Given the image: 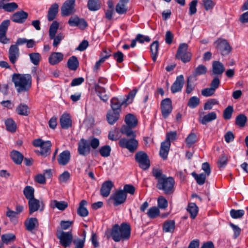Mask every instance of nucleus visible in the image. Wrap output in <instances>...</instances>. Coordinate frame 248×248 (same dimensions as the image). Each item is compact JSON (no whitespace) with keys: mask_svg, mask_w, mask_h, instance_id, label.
Wrapping results in <instances>:
<instances>
[{"mask_svg":"<svg viewBox=\"0 0 248 248\" xmlns=\"http://www.w3.org/2000/svg\"><path fill=\"white\" fill-rule=\"evenodd\" d=\"M153 175L157 180L156 187L163 190L166 194H170L174 191V180L171 177H167L162 174V170L158 169H154Z\"/></svg>","mask_w":248,"mask_h":248,"instance_id":"obj_1","label":"nucleus"},{"mask_svg":"<svg viewBox=\"0 0 248 248\" xmlns=\"http://www.w3.org/2000/svg\"><path fill=\"white\" fill-rule=\"evenodd\" d=\"M12 81L18 93L28 91L31 86V76L29 74L14 73L12 75Z\"/></svg>","mask_w":248,"mask_h":248,"instance_id":"obj_2","label":"nucleus"},{"mask_svg":"<svg viewBox=\"0 0 248 248\" xmlns=\"http://www.w3.org/2000/svg\"><path fill=\"white\" fill-rule=\"evenodd\" d=\"M130 232V227L128 224L123 223L120 226L116 224L112 228L111 236L114 241L119 242L121 240L128 239Z\"/></svg>","mask_w":248,"mask_h":248,"instance_id":"obj_3","label":"nucleus"},{"mask_svg":"<svg viewBox=\"0 0 248 248\" xmlns=\"http://www.w3.org/2000/svg\"><path fill=\"white\" fill-rule=\"evenodd\" d=\"M32 144L36 147H40L38 152L41 155L46 157L50 154L51 147L50 141H44L40 139H37L33 141Z\"/></svg>","mask_w":248,"mask_h":248,"instance_id":"obj_4","label":"nucleus"},{"mask_svg":"<svg viewBox=\"0 0 248 248\" xmlns=\"http://www.w3.org/2000/svg\"><path fill=\"white\" fill-rule=\"evenodd\" d=\"M188 45L186 43L181 44L176 54V58L181 60L183 62H188L191 60V54L188 49Z\"/></svg>","mask_w":248,"mask_h":248,"instance_id":"obj_5","label":"nucleus"},{"mask_svg":"<svg viewBox=\"0 0 248 248\" xmlns=\"http://www.w3.org/2000/svg\"><path fill=\"white\" fill-rule=\"evenodd\" d=\"M119 145L123 148L127 149L130 153H134L138 148L139 142L135 138L129 139L124 138L119 140Z\"/></svg>","mask_w":248,"mask_h":248,"instance_id":"obj_6","label":"nucleus"},{"mask_svg":"<svg viewBox=\"0 0 248 248\" xmlns=\"http://www.w3.org/2000/svg\"><path fill=\"white\" fill-rule=\"evenodd\" d=\"M214 45L222 56L227 55L231 51L232 47L226 39L218 38L214 42Z\"/></svg>","mask_w":248,"mask_h":248,"instance_id":"obj_7","label":"nucleus"},{"mask_svg":"<svg viewBox=\"0 0 248 248\" xmlns=\"http://www.w3.org/2000/svg\"><path fill=\"white\" fill-rule=\"evenodd\" d=\"M126 198L127 194L122 189H118L111 195L109 200L113 202L115 206H117L124 203Z\"/></svg>","mask_w":248,"mask_h":248,"instance_id":"obj_8","label":"nucleus"},{"mask_svg":"<svg viewBox=\"0 0 248 248\" xmlns=\"http://www.w3.org/2000/svg\"><path fill=\"white\" fill-rule=\"evenodd\" d=\"M135 157L136 161L139 163L140 168L146 170L150 167V160L146 153L140 151L136 154Z\"/></svg>","mask_w":248,"mask_h":248,"instance_id":"obj_9","label":"nucleus"},{"mask_svg":"<svg viewBox=\"0 0 248 248\" xmlns=\"http://www.w3.org/2000/svg\"><path fill=\"white\" fill-rule=\"evenodd\" d=\"M75 0H67L61 8V15L63 16H69L75 12Z\"/></svg>","mask_w":248,"mask_h":248,"instance_id":"obj_10","label":"nucleus"},{"mask_svg":"<svg viewBox=\"0 0 248 248\" xmlns=\"http://www.w3.org/2000/svg\"><path fill=\"white\" fill-rule=\"evenodd\" d=\"M57 238L60 240V244L64 248L70 246L73 236L71 232H65L62 231L57 234Z\"/></svg>","mask_w":248,"mask_h":248,"instance_id":"obj_11","label":"nucleus"},{"mask_svg":"<svg viewBox=\"0 0 248 248\" xmlns=\"http://www.w3.org/2000/svg\"><path fill=\"white\" fill-rule=\"evenodd\" d=\"M161 109L163 117L164 118H167L172 110V103L170 99L167 98L161 101Z\"/></svg>","mask_w":248,"mask_h":248,"instance_id":"obj_12","label":"nucleus"},{"mask_svg":"<svg viewBox=\"0 0 248 248\" xmlns=\"http://www.w3.org/2000/svg\"><path fill=\"white\" fill-rule=\"evenodd\" d=\"M10 23V21L7 19L3 21L0 24V42L4 44L8 43L9 41V39L6 38V34Z\"/></svg>","mask_w":248,"mask_h":248,"instance_id":"obj_13","label":"nucleus"},{"mask_svg":"<svg viewBox=\"0 0 248 248\" xmlns=\"http://www.w3.org/2000/svg\"><path fill=\"white\" fill-rule=\"evenodd\" d=\"M68 24L72 27H78L81 29H85L88 24L83 18H80L77 16H71L68 21Z\"/></svg>","mask_w":248,"mask_h":248,"instance_id":"obj_14","label":"nucleus"},{"mask_svg":"<svg viewBox=\"0 0 248 248\" xmlns=\"http://www.w3.org/2000/svg\"><path fill=\"white\" fill-rule=\"evenodd\" d=\"M19 48L16 45H11L8 51V58L12 64H15L19 57Z\"/></svg>","mask_w":248,"mask_h":248,"instance_id":"obj_15","label":"nucleus"},{"mask_svg":"<svg viewBox=\"0 0 248 248\" xmlns=\"http://www.w3.org/2000/svg\"><path fill=\"white\" fill-rule=\"evenodd\" d=\"M78 153L82 155H86L90 153V143L88 140L81 139L78 144Z\"/></svg>","mask_w":248,"mask_h":248,"instance_id":"obj_16","label":"nucleus"},{"mask_svg":"<svg viewBox=\"0 0 248 248\" xmlns=\"http://www.w3.org/2000/svg\"><path fill=\"white\" fill-rule=\"evenodd\" d=\"M28 16V14L21 10L14 14L11 17V20L15 23L21 24L25 22Z\"/></svg>","mask_w":248,"mask_h":248,"instance_id":"obj_17","label":"nucleus"},{"mask_svg":"<svg viewBox=\"0 0 248 248\" xmlns=\"http://www.w3.org/2000/svg\"><path fill=\"white\" fill-rule=\"evenodd\" d=\"M184 84V76L181 75L176 78V80L171 87V91L174 93L182 90Z\"/></svg>","mask_w":248,"mask_h":248,"instance_id":"obj_18","label":"nucleus"},{"mask_svg":"<svg viewBox=\"0 0 248 248\" xmlns=\"http://www.w3.org/2000/svg\"><path fill=\"white\" fill-rule=\"evenodd\" d=\"M113 186L114 185L111 181H107L104 182L100 189L101 195L104 197L108 196Z\"/></svg>","mask_w":248,"mask_h":248,"instance_id":"obj_19","label":"nucleus"},{"mask_svg":"<svg viewBox=\"0 0 248 248\" xmlns=\"http://www.w3.org/2000/svg\"><path fill=\"white\" fill-rule=\"evenodd\" d=\"M60 123L62 128L67 129L72 126V121L68 113L63 114L60 119Z\"/></svg>","mask_w":248,"mask_h":248,"instance_id":"obj_20","label":"nucleus"},{"mask_svg":"<svg viewBox=\"0 0 248 248\" xmlns=\"http://www.w3.org/2000/svg\"><path fill=\"white\" fill-rule=\"evenodd\" d=\"M225 71L224 65L219 61H215L212 62L213 74L217 76H221Z\"/></svg>","mask_w":248,"mask_h":248,"instance_id":"obj_21","label":"nucleus"},{"mask_svg":"<svg viewBox=\"0 0 248 248\" xmlns=\"http://www.w3.org/2000/svg\"><path fill=\"white\" fill-rule=\"evenodd\" d=\"M6 0H0V9H3L5 11L12 12L16 10L18 5L16 2H6Z\"/></svg>","mask_w":248,"mask_h":248,"instance_id":"obj_22","label":"nucleus"},{"mask_svg":"<svg viewBox=\"0 0 248 248\" xmlns=\"http://www.w3.org/2000/svg\"><path fill=\"white\" fill-rule=\"evenodd\" d=\"M70 157V152L68 150H65L59 155L58 162L60 165L65 166L69 162Z\"/></svg>","mask_w":248,"mask_h":248,"instance_id":"obj_23","label":"nucleus"},{"mask_svg":"<svg viewBox=\"0 0 248 248\" xmlns=\"http://www.w3.org/2000/svg\"><path fill=\"white\" fill-rule=\"evenodd\" d=\"M63 59V55L61 52H53L48 58L49 63L52 65L57 64Z\"/></svg>","mask_w":248,"mask_h":248,"instance_id":"obj_24","label":"nucleus"},{"mask_svg":"<svg viewBox=\"0 0 248 248\" xmlns=\"http://www.w3.org/2000/svg\"><path fill=\"white\" fill-rule=\"evenodd\" d=\"M94 90L101 100L104 102L108 100L109 96L106 93V89L98 84L94 85Z\"/></svg>","mask_w":248,"mask_h":248,"instance_id":"obj_25","label":"nucleus"},{"mask_svg":"<svg viewBox=\"0 0 248 248\" xmlns=\"http://www.w3.org/2000/svg\"><path fill=\"white\" fill-rule=\"evenodd\" d=\"M129 0H120L116 6L115 10L119 14H125L127 11V5Z\"/></svg>","mask_w":248,"mask_h":248,"instance_id":"obj_26","label":"nucleus"},{"mask_svg":"<svg viewBox=\"0 0 248 248\" xmlns=\"http://www.w3.org/2000/svg\"><path fill=\"white\" fill-rule=\"evenodd\" d=\"M170 146V143L168 141H163L161 144L159 155L164 160H166L168 157Z\"/></svg>","mask_w":248,"mask_h":248,"instance_id":"obj_27","label":"nucleus"},{"mask_svg":"<svg viewBox=\"0 0 248 248\" xmlns=\"http://www.w3.org/2000/svg\"><path fill=\"white\" fill-rule=\"evenodd\" d=\"M106 116L108 124L112 125L119 119L120 113L117 111L109 110Z\"/></svg>","mask_w":248,"mask_h":248,"instance_id":"obj_28","label":"nucleus"},{"mask_svg":"<svg viewBox=\"0 0 248 248\" xmlns=\"http://www.w3.org/2000/svg\"><path fill=\"white\" fill-rule=\"evenodd\" d=\"M111 110L115 111L120 113L121 111V107L123 105L125 106V103H123V100L120 101L116 97H113L111 99Z\"/></svg>","mask_w":248,"mask_h":248,"instance_id":"obj_29","label":"nucleus"},{"mask_svg":"<svg viewBox=\"0 0 248 248\" xmlns=\"http://www.w3.org/2000/svg\"><path fill=\"white\" fill-rule=\"evenodd\" d=\"M10 156L14 162L17 165L21 164L24 159L23 155L16 150H13L11 152Z\"/></svg>","mask_w":248,"mask_h":248,"instance_id":"obj_30","label":"nucleus"},{"mask_svg":"<svg viewBox=\"0 0 248 248\" xmlns=\"http://www.w3.org/2000/svg\"><path fill=\"white\" fill-rule=\"evenodd\" d=\"M28 204L30 215L38 210L40 207V201L35 198L29 201Z\"/></svg>","mask_w":248,"mask_h":248,"instance_id":"obj_31","label":"nucleus"},{"mask_svg":"<svg viewBox=\"0 0 248 248\" xmlns=\"http://www.w3.org/2000/svg\"><path fill=\"white\" fill-rule=\"evenodd\" d=\"M50 207L53 209L56 208L60 210L63 211L68 207V203L65 201L53 200L50 203Z\"/></svg>","mask_w":248,"mask_h":248,"instance_id":"obj_32","label":"nucleus"},{"mask_svg":"<svg viewBox=\"0 0 248 248\" xmlns=\"http://www.w3.org/2000/svg\"><path fill=\"white\" fill-rule=\"evenodd\" d=\"M59 5L57 3L53 4L49 8L48 14L47 19L49 21L53 20L58 12Z\"/></svg>","mask_w":248,"mask_h":248,"instance_id":"obj_33","label":"nucleus"},{"mask_svg":"<svg viewBox=\"0 0 248 248\" xmlns=\"http://www.w3.org/2000/svg\"><path fill=\"white\" fill-rule=\"evenodd\" d=\"M87 204L86 201L82 200L79 204V207L77 210L78 214L82 217H87L89 214V212L85 206Z\"/></svg>","mask_w":248,"mask_h":248,"instance_id":"obj_34","label":"nucleus"},{"mask_svg":"<svg viewBox=\"0 0 248 248\" xmlns=\"http://www.w3.org/2000/svg\"><path fill=\"white\" fill-rule=\"evenodd\" d=\"M175 227V221L169 220L165 221L163 225V230L166 232H173Z\"/></svg>","mask_w":248,"mask_h":248,"instance_id":"obj_35","label":"nucleus"},{"mask_svg":"<svg viewBox=\"0 0 248 248\" xmlns=\"http://www.w3.org/2000/svg\"><path fill=\"white\" fill-rule=\"evenodd\" d=\"M124 121L127 125L132 127H135L138 124V119L132 114L129 113L126 115Z\"/></svg>","mask_w":248,"mask_h":248,"instance_id":"obj_36","label":"nucleus"},{"mask_svg":"<svg viewBox=\"0 0 248 248\" xmlns=\"http://www.w3.org/2000/svg\"><path fill=\"white\" fill-rule=\"evenodd\" d=\"M25 226L28 231L32 232L35 227L38 226L37 219L35 217L30 218L28 220L25 222Z\"/></svg>","mask_w":248,"mask_h":248,"instance_id":"obj_37","label":"nucleus"},{"mask_svg":"<svg viewBox=\"0 0 248 248\" xmlns=\"http://www.w3.org/2000/svg\"><path fill=\"white\" fill-rule=\"evenodd\" d=\"M132 127L127 125H124L121 128V133L127 137L136 138V134L135 131L132 130Z\"/></svg>","mask_w":248,"mask_h":248,"instance_id":"obj_38","label":"nucleus"},{"mask_svg":"<svg viewBox=\"0 0 248 248\" xmlns=\"http://www.w3.org/2000/svg\"><path fill=\"white\" fill-rule=\"evenodd\" d=\"M159 48V42L157 41L153 42L150 46L152 58L154 62L156 60Z\"/></svg>","mask_w":248,"mask_h":248,"instance_id":"obj_39","label":"nucleus"},{"mask_svg":"<svg viewBox=\"0 0 248 248\" xmlns=\"http://www.w3.org/2000/svg\"><path fill=\"white\" fill-rule=\"evenodd\" d=\"M211 173V168L210 164L207 162L202 163V185L205 182V179L209 176Z\"/></svg>","mask_w":248,"mask_h":248,"instance_id":"obj_40","label":"nucleus"},{"mask_svg":"<svg viewBox=\"0 0 248 248\" xmlns=\"http://www.w3.org/2000/svg\"><path fill=\"white\" fill-rule=\"evenodd\" d=\"M78 65L79 62L76 56H72L68 59L67 66L69 69L75 71L78 68Z\"/></svg>","mask_w":248,"mask_h":248,"instance_id":"obj_41","label":"nucleus"},{"mask_svg":"<svg viewBox=\"0 0 248 248\" xmlns=\"http://www.w3.org/2000/svg\"><path fill=\"white\" fill-rule=\"evenodd\" d=\"M34 188L32 186H25L23 190V194L26 198L29 201L34 198Z\"/></svg>","mask_w":248,"mask_h":248,"instance_id":"obj_42","label":"nucleus"},{"mask_svg":"<svg viewBox=\"0 0 248 248\" xmlns=\"http://www.w3.org/2000/svg\"><path fill=\"white\" fill-rule=\"evenodd\" d=\"M5 124L6 130L11 132L14 133L16 131V124L12 119H8L5 121Z\"/></svg>","mask_w":248,"mask_h":248,"instance_id":"obj_43","label":"nucleus"},{"mask_svg":"<svg viewBox=\"0 0 248 248\" xmlns=\"http://www.w3.org/2000/svg\"><path fill=\"white\" fill-rule=\"evenodd\" d=\"M59 26V23L54 21L51 24L49 30V35L50 39L54 38Z\"/></svg>","mask_w":248,"mask_h":248,"instance_id":"obj_44","label":"nucleus"},{"mask_svg":"<svg viewBox=\"0 0 248 248\" xmlns=\"http://www.w3.org/2000/svg\"><path fill=\"white\" fill-rule=\"evenodd\" d=\"M217 118V116L215 112H211L202 116V124H206Z\"/></svg>","mask_w":248,"mask_h":248,"instance_id":"obj_45","label":"nucleus"},{"mask_svg":"<svg viewBox=\"0 0 248 248\" xmlns=\"http://www.w3.org/2000/svg\"><path fill=\"white\" fill-rule=\"evenodd\" d=\"M187 212L190 214L192 218H194L198 213V208L194 203H189L187 208Z\"/></svg>","mask_w":248,"mask_h":248,"instance_id":"obj_46","label":"nucleus"},{"mask_svg":"<svg viewBox=\"0 0 248 248\" xmlns=\"http://www.w3.org/2000/svg\"><path fill=\"white\" fill-rule=\"evenodd\" d=\"M146 214L150 218H155L159 216L160 211L157 207L153 206L148 209Z\"/></svg>","mask_w":248,"mask_h":248,"instance_id":"obj_47","label":"nucleus"},{"mask_svg":"<svg viewBox=\"0 0 248 248\" xmlns=\"http://www.w3.org/2000/svg\"><path fill=\"white\" fill-rule=\"evenodd\" d=\"M87 6L91 11L98 10L100 8L99 0H89Z\"/></svg>","mask_w":248,"mask_h":248,"instance_id":"obj_48","label":"nucleus"},{"mask_svg":"<svg viewBox=\"0 0 248 248\" xmlns=\"http://www.w3.org/2000/svg\"><path fill=\"white\" fill-rule=\"evenodd\" d=\"M31 62L34 65H38L41 59V55L37 52L31 53L29 54Z\"/></svg>","mask_w":248,"mask_h":248,"instance_id":"obj_49","label":"nucleus"},{"mask_svg":"<svg viewBox=\"0 0 248 248\" xmlns=\"http://www.w3.org/2000/svg\"><path fill=\"white\" fill-rule=\"evenodd\" d=\"M202 74V65H199L197 68L196 69L195 72L193 74L189 76L187 79V81H189L191 83L193 82L194 81L197 80L196 77L198 76L201 75Z\"/></svg>","mask_w":248,"mask_h":248,"instance_id":"obj_50","label":"nucleus"},{"mask_svg":"<svg viewBox=\"0 0 248 248\" xmlns=\"http://www.w3.org/2000/svg\"><path fill=\"white\" fill-rule=\"evenodd\" d=\"M218 104V101L216 99L210 98L207 100L204 105V110H210L212 109L213 106Z\"/></svg>","mask_w":248,"mask_h":248,"instance_id":"obj_51","label":"nucleus"},{"mask_svg":"<svg viewBox=\"0 0 248 248\" xmlns=\"http://www.w3.org/2000/svg\"><path fill=\"white\" fill-rule=\"evenodd\" d=\"M138 92L137 89H134L130 91L126 96V98L123 100V103H125V106L132 103L133 98Z\"/></svg>","mask_w":248,"mask_h":248,"instance_id":"obj_52","label":"nucleus"},{"mask_svg":"<svg viewBox=\"0 0 248 248\" xmlns=\"http://www.w3.org/2000/svg\"><path fill=\"white\" fill-rule=\"evenodd\" d=\"M17 113L21 115L27 116L29 113V108L26 105H19L16 108Z\"/></svg>","mask_w":248,"mask_h":248,"instance_id":"obj_53","label":"nucleus"},{"mask_svg":"<svg viewBox=\"0 0 248 248\" xmlns=\"http://www.w3.org/2000/svg\"><path fill=\"white\" fill-rule=\"evenodd\" d=\"M197 136L194 133H190L186 139V145L190 147L197 141Z\"/></svg>","mask_w":248,"mask_h":248,"instance_id":"obj_54","label":"nucleus"},{"mask_svg":"<svg viewBox=\"0 0 248 248\" xmlns=\"http://www.w3.org/2000/svg\"><path fill=\"white\" fill-rule=\"evenodd\" d=\"M247 120V117L245 115L239 114L236 118L235 123L240 127H244L245 125Z\"/></svg>","mask_w":248,"mask_h":248,"instance_id":"obj_55","label":"nucleus"},{"mask_svg":"<svg viewBox=\"0 0 248 248\" xmlns=\"http://www.w3.org/2000/svg\"><path fill=\"white\" fill-rule=\"evenodd\" d=\"M111 152V148L109 145H105L101 147L99 150V153L103 157H107L109 156Z\"/></svg>","mask_w":248,"mask_h":248,"instance_id":"obj_56","label":"nucleus"},{"mask_svg":"<svg viewBox=\"0 0 248 248\" xmlns=\"http://www.w3.org/2000/svg\"><path fill=\"white\" fill-rule=\"evenodd\" d=\"M245 211L243 210L232 209L230 211V215L233 218H239L244 216Z\"/></svg>","mask_w":248,"mask_h":248,"instance_id":"obj_57","label":"nucleus"},{"mask_svg":"<svg viewBox=\"0 0 248 248\" xmlns=\"http://www.w3.org/2000/svg\"><path fill=\"white\" fill-rule=\"evenodd\" d=\"M200 100L199 98L196 96H193L189 99L187 105L190 108H194L200 104Z\"/></svg>","mask_w":248,"mask_h":248,"instance_id":"obj_58","label":"nucleus"},{"mask_svg":"<svg viewBox=\"0 0 248 248\" xmlns=\"http://www.w3.org/2000/svg\"><path fill=\"white\" fill-rule=\"evenodd\" d=\"M233 111V107L231 106H229L227 107L223 111V117L225 120L230 119L232 117V113Z\"/></svg>","mask_w":248,"mask_h":248,"instance_id":"obj_59","label":"nucleus"},{"mask_svg":"<svg viewBox=\"0 0 248 248\" xmlns=\"http://www.w3.org/2000/svg\"><path fill=\"white\" fill-rule=\"evenodd\" d=\"M15 238V235L12 233L3 234L1 236L2 242L6 244H8L11 241L14 240Z\"/></svg>","mask_w":248,"mask_h":248,"instance_id":"obj_60","label":"nucleus"},{"mask_svg":"<svg viewBox=\"0 0 248 248\" xmlns=\"http://www.w3.org/2000/svg\"><path fill=\"white\" fill-rule=\"evenodd\" d=\"M210 183L206 180V179H205V182L202 185V189H204V192L205 195L207 197L206 199H207V201H210V198H209V195H210L209 189H210Z\"/></svg>","mask_w":248,"mask_h":248,"instance_id":"obj_61","label":"nucleus"},{"mask_svg":"<svg viewBox=\"0 0 248 248\" xmlns=\"http://www.w3.org/2000/svg\"><path fill=\"white\" fill-rule=\"evenodd\" d=\"M202 4L206 11L212 10L215 5V3L212 0H203Z\"/></svg>","mask_w":248,"mask_h":248,"instance_id":"obj_62","label":"nucleus"},{"mask_svg":"<svg viewBox=\"0 0 248 248\" xmlns=\"http://www.w3.org/2000/svg\"><path fill=\"white\" fill-rule=\"evenodd\" d=\"M177 132L176 131H170L168 132L166 134V140L164 141H168L170 143L171 141L174 140L177 138Z\"/></svg>","mask_w":248,"mask_h":248,"instance_id":"obj_63","label":"nucleus"},{"mask_svg":"<svg viewBox=\"0 0 248 248\" xmlns=\"http://www.w3.org/2000/svg\"><path fill=\"white\" fill-rule=\"evenodd\" d=\"M157 203L158 207L161 209H165L168 206L167 201L162 196L158 198Z\"/></svg>","mask_w":248,"mask_h":248,"instance_id":"obj_64","label":"nucleus"}]
</instances>
